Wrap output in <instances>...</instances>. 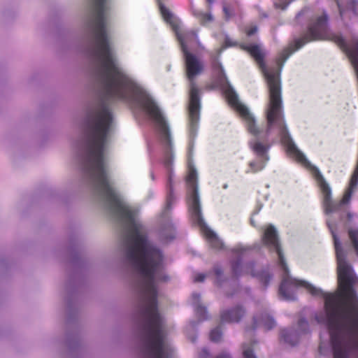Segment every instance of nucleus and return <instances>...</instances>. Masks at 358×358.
<instances>
[{
  "label": "nucleus",
  "mask_w": 358,
  "mask_h": 358,
  "mask_svg": "<svg viewBox=\"0 0 358 358\" xmlns=\"http://www.w3.org/2000/svg\"><path fill=\"white\" fill-rule=\"evenodd\" d=\"M196 180V171L194 168L190 166L187 176V183L189 188L187 202L189 213L194 222L200 227L202 234L210 245L216 249L222 248L223 243L217 234L206 226L202 217Z\"/></svg>",
  "instance_id": "4"
},
{
  "label": "nucleus",
  "mask_w": 358,
  "mask_h": 358,
  "mask_svg": "<svg viewBox=\"0 0 358 358\" xmlns=\"http://www.w3.org/2000/svg\"><path fill=\"white\" fill-rule=\"evenodd\" d=\"M275 325L276 322L273 317L266 311L259 314L257 313L253 317V329L262 328L265 331H268Z\"/></svg>",
  "instance_id": "8"
},
{
  "label": "nucleus",
  "mask_w": 358,
  "mask_h": 358,
  "mask_svg": "<svg viewBox=\"0 0 358 358\" xmlns=\"http://www.w3.org/2000/svg\"><path fill=\"white\" fill-rule=\"evenodd\" d=\"M334 238L338 264V291L325 293L307 281L290 276L279 244L277 231L268 225L262 235V241L278 256L279 264L284 271L279 292L286 300H294L299 288H304L315 296L324 299V313L315 317L318 323L325 324L329 331L334 358H358V299L352 289L357 277L346 255L341 242L334 231V224L327 220Z\"/></svg>",
  "instance_id": "1"
},
{
  "label": "nucleus",
  "mask_w": 358,
  "mask_h": 358,
  "mask_svg": "<svg viewBox=\"0 0 358 358\" xmlns=\"http://www.w3.org/2000/svg\"><path fill=\"white\" fill-rule=\"evenodd\" d=\"M348 219H349V220L352 219V217H353V214H352V213H348Z\"/></svg>",
  "instance_id": "25"
},
{
  "label": "nucleus",
  "mask_w": 358,
  "mask_h": 358,
  "mask_svg": "<svg viewBox=\"0 0 358 358\" xmlns=\"http://www.w3.org/2000/svg\"><path fill=\"white\" fill-rule=\"evenodd\" d=\"M182 47L186 75L189 81V134L190 138H194L196 134L199 126L201 109L199 90L196 86L195 79L202 74L205 69V65L199 53L192 48V46Z\"/></svg>",
  "instance_id": "3"
},
{
  "label": "nucleus",
  "mask_w": 358,
  "mask_h": 358,
  "mask_svg": "<svg viewBox=\"0 0 358 358\" xmlns=\"http://www.w3.org/2000/svg\"><path fill=\"white\" fill-rule=\"evenodd\" d=\"M251 223H252V225H254V226H255V224H254L255 221H253V220H252V219H251Z\"/></svg>",
  "instance_id": "31"
},
{
  "label": "nucleus",
  "mask_w": 358,
  "mask_h": 358,
  "mask_svg": "<svg viewBox=\"0 0 358 358\" xmlns=\"http://www.w3.org/2000/svg\"><path fill=\"white\" fill-rule=\"evenodd\" d=\"M197 17L202 24H206L213 20V17L210 13L199 12L197 14Z\"/></svg>",
  "instance_id": "13"
},
{
  "label": "nucleus",
  "mask_w": 358,
  "mask_h": 358,
  "mask_svg": "<svg viewBox=\"0 0 358 358\" xmlns=\"http://www.w3.org/2000/svg\"><path fill=\"white\" fill-rule=\"evenodd\" d=\"M214 271L217 278H219L222 275V271L220 267H215Z\"/></svg>",
  "instance_id": "21"
},
{
  "label": "nucleus",
  "mask_w": 358,
  "mask_h": 358,
  "mask_svg": "<svg viewBox=\"0 0 358 358\" xmlns=\"http://www.w3.org/2000/svg\"><path fill=\"white\" fill-rule=\"evenodd\" d=\"M245 315V310L241 307L224 310L221 313V321L225 322H238Z\"/></svg>",
  "instance_id": "9"
},
{
  "label": "nucleus",
  "mask_w": 358,
  "mask_h": 358,
  "mask_svg": "<svg viewBox=\"0 0 358 358\" xmlns=\"http://www.w3.org/2000/svg\"><path fill=\"white\" fill-rule=\"evenodd\" d=\"M206 1L210 4H212L213 3V0H206Z\"/></svg>",
  "instance_id": "27"
},
{
  "label": "nucleus",
  "mask_w": 358,
  "mask_h": 358,
  "mask_svg": "<svg viewBox=\"0 0 358 358\" xmlns=\"http://www.w3.org/2000/svg\"><path fill=\"white\" fill-rule=\"evenodd\" d=\"M200 298L201 296L199 294L193 293L192 295V303L195 308L196 315L200 317L201 320H204L206 318V315L207 312L206 308L200 305Z\"/></svg>",
  "instance_id": "12"
},
{
  "label": "nucleus",
  "mask_w": 358,
  "mask_h": 358,
  "mask_svg": "<svg viewBox=\"0 0 358 358\" xmlns=\"http://www.w3.org/2000/svg\"><path fill=\"white\" fill-rule=\"evenodd\" d=\"M222 332L219 328L213 329L210 333V338L213 342H218L222 338Z\"/></svg>",
  "instance_id": "14"
},
{
  "label": "nucleus",
  "mask_w": 358,
  "mask_h": 358,
  "mask_svg": "<svg viewBox=\"0 0 358 358\" xmlns=\"http://www.w3.org/2000/svg\"><path fill=\"white\" fill-rule=\"evenodd\" d=\"M251 223H252V225H254V226H255V224H254L255 221H253V220H252V219H251Z\"/></svg>",
  "instance_id": "30"
},
{
  "label": "nucleus",
  "mask_w": 358,
  "mask_h": 358,
  "mask_svg": "<svg viewBox=\"0 0 358 358\" xmlns=\"http://www.w3.org/2000/svg\"><path fill=\"white\" fill-rule=\"evenodd\" d=\"M223 10L227 16V17H229V9L226 7V6H224L223 8Z\"/></svg>",
  "instance_id": "24"
},
{
  "label": "nucleus",
  "mask_w": 358,
  "mask_h": 358,
  "mask_svg": "<svg viewBox=\"0 0 358 358\" xmlns=\"http://www.w3.org/2000/svg\"><path fill=\"white\" fill-rule=\"evenodd\" d=\"M254 264H250L246 266V272L251 274L252 276H257L259 280L267 287L272 276L266 271H262L258 273L253 271Z\"/></svg>",
  "instance_id": "11"
},
{
  "label": "nucleus",
  "mask_w": 358,
  "mask_h": 358,
  "mask_svg": "<svg viewBox=\"0 0 358 358\" xmlns=\"http://www.w3.org/2000/svg\"><path fill=\"white\" fill-rule=\"evenodd\" d=\"M220 39L223 40V44L222 45H234L233 41L231 38L225 34H222L220 36Z\"/></svg>",
  "instance_id": "16"
},
{
  "label": "nucleus",
  "mask_w": 358,
  "mask_h": 358,
  "mask_svg": "<svg viewBox=\"0 0 358 358\" xmlns=\"http://www.w3.org/2000/svg\"><path fill=\"white\" fill-rule=\"evenodd\" d=\"M308 330V322L305 319H301L298 323V329H283L280 337L285 343L294 346L299 341V336L306 334Z\"/></svg>",
  "instance_id": "7"
},
{
  "label": "nucleus",
  "mask_w": 358,
  "mask_h": 358,
  "mask_svg": "<svg viewBox=\"0 0 358 358\" xmlns=\"http://www.w3.org/2000/svg\"><path fill=\"white\" fill-rule=\"evenodd\" d=\"M337 4L339 8L340 15L343 20H345L347 17H350V15H348V13L358 15L357 1H352L349 2L346 8L342 6L338 1L337 2Z\"/></svg>",
  "instance_id": "10"
},
{
  "label": "nucleus",
  "mask_w": 358,
  "mask_h": 358,
  "mask_svg": "<svg viewBox=\"0 0 358 358\" xmlns=\"http://www.w3.org/2000/svg\"><path fill=\"white\" fill-rule=\"evenodd\" d=\"M257 31V27H252L246 30V34L248 36H252L255 34Z\"/></svg>",
  "instance_id": "19"
},
{
  "label": "nucleus",
  "mask_w": 358,
  "mask_h": 358,
  "mask_svg": "<svg viewBox=\"0 0 358 358\" xmlns=\"http://www.w3.org/2000/svg\"><path fill=\"white\" fill-rule=\"evenodd\" d=\"M92 59L106 93L110 97L126 100L136 109L144 112L152 121L157 142L163 152L162 163L169 173L173 161V144L165 117L147 92L118 64L110 46H93Z\"/></svg>",
  "instance_id": "2"
},
{
  "label": "nucleus",
  "mask_w": 358,
  "mask_h": 358,
  "mask_svg": "<svg viewBox=\"0 0 358 358\" xmlns=\"http://www.w3.org/2000/svg\"><path fill=\"white\" fill-rule=\"evenodd\" d=\"M150 177L152 178V180L155 179V176H154V174L152 172H151V173H150Z\"/></svg>",
  "instance_id": "28"
},
{
  "label": "nucleus",
  "mask_w": 358,
  "mask_h": 358,
  "mask_svg": "<svg viewBox=\"0 0 358 358\" xmlns=\"http://www.w3.org/2000/svg\"><path fill=\"white\" fill-rule=\"evenodd\" d=\"M206 278L203 273H196L194 276V282H203Z\"/></svg>",
  "instance_id": "18"
},
{
  "label": "nucleus",
  "mask_w": 358,
  "mask_h": 358,
  "mask_svg": "<svg viewBox=\"0 0 358 358\" xmlns=\"http://www.w3.org/2000/svg\"><path fill=\"white\" fill-rule=\"evenodd\" d=\"M159 9L164 20L170 24L176 34L180 45L197 43V36L194 31H183L180 21L164 6L159 5Z\"/></svg>",
  "instance_id": "6"
},
{
  "label": "nucleus",
  "mask_w": 358,
  "mask_h": 358,
  "mask_svg": "<svg viewBox=\"0 0 358 358\" xmlns=\"http://www.w3.org/2000/svg\"><path fill=\"white\" fill-rule=\"evenodd\" d=\"M243 357L244 358H257L256 356L254 355L253 352L249 349L243 347Z\"/></svg>",
  "instance_id": "17"
},
{
  "label": "nucleus",
  "mask_w": 358,
  "mask_h": 358,
  "mask_svg": "<svg viewBox=\"0 0 358 358\" xmlns=\"http://www.w3.org/2000/svg\"><path fill=\"white\" fill-rule=\"evenodd\" d=\"M355 45H358V43H356Z\"/></svg>",
  "instance_id": "32"
},
{
  "label": "nucleus",
  "mask_w": 358,
  "mask_h": 358,
  "mask_svg": "<svg viewBox=\"0 0 358 358\" xmlns=\"http://www.w3.org/2000/svg\"><path fill=\"white\" fill-rule=\"evenodd\" d=\"M319 350H320V352L321 354H322V353H323V351H322V345H320V348H319Z\"/></svg>",
  "instance_id": "26"
},
{
  "label": "nucleus",
  "mask_w": 358,
  "mask_h": 358,
  "mask_svg": "<svg viewBox=\"0 0 358 358\" xmlns=\"http://www.w3.org/2000/svg\"><path fill=\"white\" fill-rule=\"evenodd\" d=\"M232 271L235 275H238L241 273V263L240 260L233 262L231 264Z\"/></svg>",
  "instance_id": "15"
},
{
  "label": "nucleus",
  "mask_w": 358,
  "mask_h": 358,
  "mask_svg": "<svg viewBox=\"0 0 358 358\" xmlns=\"http://www.w3.org/2000/svg\"><path fill=\"white\" fill-rule=\"evenodd\" d=\"M292 0H289L287 2H286L285 3H275V6L276 8H281V9H285L287 6L288 4L292 1Z\"/></svg>",
  "instance_id": "20"
},
{
  "label": "nucleus",
  "mask_w": 358,
  "mask_h": 358,
  "mask_svg": "<svg viewBox=\"0 0 358 358\" xmlns=\"http://www.w3.org/2000/svg\"><path fill=\"white\" fill-rule=\"evenodd\" d=\"M208 356H209V352L205 348L203 349L200 355V358H204Z\"/></svg>",
  "instance_id": "22"
},
{
  "label": "nucleus",
  "mask_w": 358,
  "mask_h": 358,
  "mask_svg": "<svg viewBox=\"0 0 358 358\" xmlns=\"http://www.w3.org/2000/svg\"><path fill=\"white\" fill-rule=\"evenodd\" d=\"M215 358H231V357L229 354L223 352L220 353Z\"/></svg>",
  "instance_id": "23"
},
{
  "label": "nucleus",
  "mask_w": 358,
  "mask_h": 358,
  "mask_svg": "<svg viewBox=\"0 0 358 358\" xmlns=\"http://www.w3.org/2000/svg\"><path fill=\"white\" fill-rule=\"evenodd\" d=\"M173 238H174V236H171L166 241L172 240Z\"/></svg>",
  "instance_id": "29"
},
{
  "label": "nucleus",
  "mask_w": 358,
  "mask_h": 358,
  "mask_svg": "<svg viewBox=\"0 0 358 358\" xmlns=\"http://www.w3.org/2000/svg\"><path fill=\"white\" fill-rule=\"evenodd\" d=\"M326 14L317 17L309 26L306 34L296 41L295 45H304L315 40L330 39L338 45H346L343 36L329 32Z\"/></svg>",
  "instance_id": "5"
}]
</instances>
